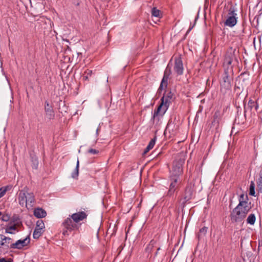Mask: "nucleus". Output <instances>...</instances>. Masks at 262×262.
Listing matches in <instances>:
<instances>
[{"label":"nucleus","instance_id":"21","mask_svg":"<svg viewBox=\"0 0 262 262\" xmlns=\"http://www.w3.org/2000/svg\"><path fill=\"white\" fill-rule=\"evenodd\" d=\"M94 75V73L92 70L86 69L83 75L82 78L84 80H89L90 78Z\"/></svg>","mask_w":262,"mask_h":262},{"label":"nucleus","instance_id":"39","mask_svg":"<svg viewBox=\"0 0 262 262\" xmlns=\"http://www.w3.org/2000/svg\"><path fill=\"white\" fill-rule=\"evenodd\" d=\"M164 90H165V89L163 88V87L162 88V89H160V86H159V87L157 90V94H156V96L158 98H159L160 96L161 95L162 91Z\"/></svg>","mask_w":262,"mask_h":262},{"label":"nucleus","instance_id":"15","mask_svg":"<svg viewBox=\"0 0 262 262\" xmlns=\"http://www.w3.org/2000/svg\"><path fill=\"white\" fill-rule=\"evenodd\" d=\"M29 188L27 187L19 191L18 200L19 205L23 207H27V196Z\"/></svg>","mask_w":262,"mask_h":262},{"label":"nucleus","instance_id":"9","mask_svg":"<svg viewBox=\"0 0 262 262\" xmlns=\"http://www.w3.org/2000/svg\"><path fill=\"white\" fill-rule=\"evenodd\" d=\"M244 73H242L236 79L235 84V91L237 94L241 95L246 86Z\"/></svg>","mask_w":262,"mask_h":262},{"label":"nucleus","instance_id":"33","mask_svg":"<svg viewBox=\"0 0 262 262\" xmlns=\"http://www.w3.org/2000/svg\"><path fill=\"white\" fill-rule=\"evenodd\" d=\"M171 71L170 68L167 66L165 70V71L164 72L163 76L169 78V75L171 74Z\"/></svg>","mask_w":262,"mask_h":262},{"label":"nucleus","instance_id":"44","mask_svg":"<svg viewBox=\"0 0 262 262\" xmlns=\"http://www.w3.org/2000/svg\"><path fill=\"white\" fill-rule=\"evenodd\" d=\"M171 125V122H170V121H169L168 124H167V127L166 128H168V127H169Z\"/></svg>","mask_w":262,"mask_h":262},{"label":"nucleus","instance_id":"3","mask_svg":"<svg viewBox=\"0 0 262 262\" xmlns=\"http://www.w3.org/2000/svg\"><path fill=\"white\" fill-rule=\"evenodd\" d=\"M244 194L240 195L238 205L233 210L231 213L232 222L243 224L244 219L246 217V201H243Z\"/></svg>","mask_w":262,"mask_h":262},{"label":"nucleus","instance_id":"16","mask_svg":"<svg viewBox=\"0 0 262 262\" xmlns=\"http://www.w3.org/2000/svg\"><path fill=\"white\" fill-rule=\"evenodd\" d=\"M174 71L178 75H182L183 74V64L181 58H178L175 59Z\"/></svg>","mask_w":262,"mask_h":262},{"label":"nucleus","instance_id":"38","mask_svg":"<svg viewBox=\"0 0 262 262\" xmlns=\"http://www.w3.org/2000/svg\"><path fill=\"white\" fill-rule=\"evenodd\" d=\"M7 191V187H2L0 188V195L2 198L3 196Z\"/></svg>","mask_w":262,"mask_h":262},{"label":"nucleus","instance_id":"43","mask_svg":"<svg viewBox=\"0 0 262 262\" xmlns=\"http://www.w3.org/2000/svg\"><path fill=\"white\" fill-rule=\"evenodd\" d=\"M18 218H15L14 217V216H13V222H16L17 223H18V222H17V220Z\"/></svg>","mask_w":262,"mask_h":262},{"label":"nucleus","instance_id":"20","mask_svg":"<svg viewBox=\"0 0 262 262\" xmlns=\"http://www.w3.org/2000/svg\"><path fill=\"white\" fill-rule=\"evenodd\" d=\"M30 157L32 168L33 169H37L38 166V158L35 155H31Z\"/></svg>","mask_w":262,"mask_h":262},{"label":"nucleus","instance_id":"27","mask_svg":"<svg viewBox=\"0 0 262 262\" xmlns=\"http://www.w3.org/2000/svg\"><path fill=\"white\" fill-rule=\"evenodd\" d=\"M168 79L169 78L163 76V78L160 84V89H162V87L165 89H167L168 85Z\"/></svg>","mask_w":262,"mask_h":262},{"label":"nucleus","instance_id":"24","mask_svg":"<svg viewBox=\"0 0 262 262\" xmlns=\"http://www.w3.org/2000/svg\"><path fill=\"white\" fill-rule=\"evenodd\" d=\"M248 107L250 109L251 111L253 108L254 109V110L257 111L258 107V105L257 104V103L254 100H252L251 99H250L248 101Z\"/></svg>","mask_w":262,"mask_h":262},{"label":"nucleus","instance_id":"51","mask_svg":"<svg viewBox=\"0 0 262 262\" xmlns=\"http://www.w3.org/2000/svg\"><path fill=\"white\" fill-rule=\"evenodd\" d=\"M98 128L97 129L96 133L98 134Z\"/></svg>","mask_w":262,"mask_h":262},{"label":"nucleus","instance_id":"40","mask_svg":"<svg viewBox=\"0 0 262 262\" xmlns=\"http://www.w3.org/2000/svg\"><path fill=\"white\" fill-rule=\"evenodd\" d=\"M13 259L11 258L6 259L5 258H0V262H12Z\"/></svg>","mask_w":262,"mask_h":262},{"label":"nucleus","instance_id":"28","mask_svg":"<svg viewBox=\"0 0 262 262\" xmlns=\"http://www.w3.org/2000/svg\"><path fill=\"white\" fill-rule=\"evenodd\" d=\"M208 228L204 227L200 229L199 232L198 234V238L200 239L202 236H205L207 232Z\"/></svg>","mask_w":262,"mask_h":262},{"label":"nucleus","instance_id":"8","mask_svg":"<svg viewBox=\"0 0 262 262\" xmlns=\"http://www.w3.org/2000/svg\"><path fill=\"white\" fill-rule=\"evenodd\" d=\"M184 160L180 159L173 162L172 173L170 176H174L180 178V176L183 173V165Z\"/></svg>","mask_w":262,"mask_h":262},{"label":"nucleus","instance_id":"4","mask_svg":"<svg viewBox=\"0 0 262 262\" xmlns=\"http://www.w3.org/2000/svg\"><path fill=\"white\" fill-rule=\"evenodd\" d=\"M12 242L13 239L11 238L0 234V254H5L8 252L9 249H11V244Z\"/></svg>","mask_w":262,"mask_h":262},{"label":"nucleus","instance_id":"14","mask_svg":"<svg viewBox=\"0 0 262 262\" xmlns=\"http://www.w3.org/2000/svg\"><path fill=\"white\" fill-rule=\"evenodd\" d=\"M193 189L191 186H187L185 188V192L182 199V205L184 207L186 203L192 198Z\"/></svg>","mask_w":262,"mask_h":262},{"label":"nucleus","instance_id":"47","mask_svg":"<svg viewBox=\"0 0 262 262\" xmlns=\"http://www.w3.org/2000/svg\"><path fill=\"white\" fill-rule=\"evenodd\" d=\"M67 50H71V49H70V48L69 47H67Z\"/></svg>","mask_w":262,"mask_h":262},{"label":"nucleus","instance_id":"25","mask_svg":"<svg viewBox=\"0 0 262 262\" xmlns=\"http://www.w3.org/2000/svg\"><path fill=\"white\" fill-rule=\"evenodd\" d=\"M223 67L224 69V73H226L228 74V75H233V66H229L223 64Z\"/></svg>","mask_w":262,"mask_h":262},{"label":"nucleus","instance_id":"49","mask_svg":"<svg viewBox=\"0 0 262 262\" xmlns=\"http://www.w3.org/2000/svg\"><path fill=\"white\" fill-rule=\"evenodd\" d=\"M250 0H248V3L247 2V6L248 5V3H250V2H249Z\"/></svg>","mask_w":262,"mask_h":262},{"label":"nucleus","instance_id":"45","mask_svg":"<svg viewBox=\"0 0 262 262\" xmlns=\"http://www.w3.org/2000/svg\"><path fill=\"white\" fill-rule=\"evenodd\" d=\"M240 100H241V98L239 97V96H238L237 97V98H236V102L238 101V102H239Z\"/></svg>","mask_w":262,"mask_h":262},{"label":"nucleus","instance_id":"30","mask_svg":"<svg viewBox=\"0 0 262 262\" xmlns=\"http://www.w3.org/2000/svg\"><path fill=\"white\" fill-rule=\"evenodd\" d=\"M256 217L254 214H250L249 215L247 219V223L253 225L255 222Z\"/></svg>","mask_w":262,"mask_h":262},{"label":"nucleus","instance_id":"1","mask_svg":"<svg viewBox=\"0 0 262 262\" xmlns=\"http://www.w3.org/2000/svg\"><path fill=\"white\" fill-rule=\"evenodd\" d=\"M87 216L88 215L84 211H79L69 215V217L65 219L62 223V226L63 227L62 234L65 236H68L72 231L78 230L81 224L77 223L86 219Z\"/></svg>","mask_w":262,"mask_h":262},{"label":"nucleus","instance_id":"53","mask_svg":"<svg viewBox=\"0 0 262 262\" xmlns=\"http://www.w3.org/2000/svg\"><path fill=\"white\" fill-rule=\"evenodd\" d=\"M249 9H250V7H251V5H250V6H249Z\"/></svg>","mask_w":262,"mask_h":262},{"label":"nucleus","instance_id":"36","mask_svg":"<svg viewBox=\"0 0 262 262\" xmlns=\"http://www.w3.org/2000/svg\"><path fill=\"white\" fill-rule=\"evenodd\" d=\"M10 216L8 214H3L1 217V219L4 222H8L9 221Z\"/></svg>","mask_w":262,"mask_h":262},{"label":"nucleus","instance_id":"22","mask_svg":"<svg viewBox=\"0 0 262 262\" xmlns=\"http://www.w3.org/2000/svg\"><path fill=\"white\" fill-rule=\"evenodd\" d=\"M79 161L78 158L77 159L76 166L74 170V171L72 173L71 177L72 178L75 179H77L79 174Z\"/></svg>","mask_w":262,"mask_h":262},{"label":"nucleus","instance_id":"52","mask_svg":"<svg viewBox=\"0 0 262 262\" xmlns=\"http://www.w3.org/2000/svg\"><path fill=\"white\" fill-rule=\"evenodd\" d=\"M244 50H245V53H246V50L245 49H244Z\"/></svg>","mask_w":262,"mask_h":262},{"label":"nucleus","instance_id":"35","mask_svg":"<svg viewBox=\"0 0 262 262\" xmlns=\"http://www.w3.org/2000/svg\"><path fill=\"white\" fill-rule=\"evenodd\" d=\"M198 18H199V13H198L197 15L195 17L194 24L192 25H190L189 28L187 31V33H188L189 32H190L193 29V28L194 27V26L195 25L196 21H197Z\"/></svg>","mask_w":262,"mask_h":262},{"label":"nucleus","instance_id":"31","mask_svg":"<svg viewBox=\"0 0 262 262\" xmlns=\"http://www.w3.org/2000/svg\"><path fill=\"white\" fill-rule=\"evenodd\" d=\"M255 184L253 181L251 182L249 188V194L252 196H255Z\"/></svg>","mask_w":262,"mask_h":262},{"label":"nucleus","instance_id":"19","mask_svg":"<svg viewBox=\"0 0 262 262\" xmlns=\"http://www.w3.org/2000/svg\"><path fill=\"white\" fill-rule=\"evenodd\" d=\"M157 140V137L155 136L153 139H152L150 142H149L147 146L145 148L143 155H145L147 153L150 149H151L156 143V141Z\"/></svg>","mask_w":262,"mask_h":262},{"label":"nucleus","instance_id":"37","mask_svg":"<svg viewBox=\"0 0 262 262\" xmlns=\"http://www.w3.org/2000/svg\"><path fill=\"white\" fill-rule=\"evenodd\" d=\"M88 152L89 154H92V155H97V154H98L99 152V151L98 150H97V149H95L91 148V149H89L88 150Z\"/></svg>","mask_w":262,"mask_h":262},{"label":"nucleus","instance_id":"26","mask_svg":"<svg viewBox=\"0 0 262 262\" xmlns=\"http://www.w3.org/2000/svg\"><path fill=\"white\" fill-rule=\"evenodd\" d=\"M157 244V242L154 239L151 240L146 248V252H150L152 251L153 248L156 246Z\"/></svg>","mask_w":262,"mask_h":262},{"label":"nucleus","instance_id":"12","mask_svg":"<svg viewBox=\"0 0 262 262\" xmlns=\"http://www.w3.org/2000/svg\"><path fill=\"white\" fill-rule=\"evenodd\" d=\"M45 112L46 120H51L55 118V112L53 106L49 104L48 101L45 102Z\"/></svg>","mask_w":262,"mask_h":262},{"label":"nucleus","instance_id":"2","mask_svg":"<svg viewBox=\"0 0 262 262\" xmlns=\"http://www.w3.org/2000/svg\"><path fill=\"white\" fill-rule=\"evenodd\" d=\"M175 99L174 94L171 91H166L165 90L164 93L160 100L161 103L157 108L155 110L150 121H152L153 123L155 120L159 121L168 110L170 104L174 101Z\"/></svg>","mask_w":262,"mask_h":262},{"label":"nucleus","instance_id":"29","mask_svg":"<svg viewBox=\"0 0 262 262\" xmlns=\"http://www.w3.org/2000/svg\"><path fill=\"white\" fill-rule=\"evenodd\" d=\"M17 228L15 224L11 226H7L5 229V233L9 234H14V233L12 230H16Z\"/></svg>","mask_w":262,"mask_h":262},{"label":"nucleus","instance_id":"34","mask_svg":"<svg viewBox=\"0 0 262 262\" xmlns=\"http://www.w3.org/2000/svg\"><path fill=\"white\" fill-rule=\"evenodd\" d=\"M257 187L260 190H262V176L261 174H260V176L257 180Z\"/></svg>","mask_w":262,"mask_h":262},{"label":"nucleus","instance_id":"23","mask_svg":"<svg viewBox=\"0 0 262 262\" xmlns=\"http://www.w3.org/2000/svg\"><path fill=\"white\" fill-rule=\"evenodd\" d=\"M35 201L34 195L32 192L27 193V206L28 204H30V206H32V204Z\"/></svg>","mask_w":262,"mask_h":262},{"label":"nucleus","instance_id":"7","mask_svg":"<svg viewBox=\"0 0 262 262\" xmlns=\"http://www.w3.org/2000/svg\"><path fill=\"white\" fill-rule=\"evenodd\" d=\"M228 11V18L225 22V24L226 26L232 27L236 24L237 17L236 16L237 14L235 13V10L234 7L232 5L230 6Z\"/></svg>","mask_w":262,"mask_h":262},{"label":"nucleus","instance_id":"11","mask_svg":"<svg viewBox=\"0 0 262 262\" xmlns=\"http://www.w3.org/2000/svg\"><path fill=\"white\" fill-rule=\"evenodd\" d=\"M232 82L233 75H228L226 73L223 74L221 81V86L222 88H224L226 90H230L231 88Z\"/></svg>","mask_w":262,"mask_h":262},{"label":"nucleus","instance_id":"5","mask_svg":"<svg viewBox=\"0 0 262 262\" xmlns=\"http://www.w3.org/2000/svg\"><path fill=\"white\" fill-rule=\"evenodd\" d=\"M235 51V49L232 48H230L227 50L225 56L223 63L224 65H225V66H234L237 63V60L234 55Z\"/></svg>","mask_w":262,"mask_h":262},{"label":"nucleus","instance_id":"17","mask_svg":"<svg viewBox=\"0 0 262 262\" xmlns=\"http://www.w3.org/2000/svg\"><path fill=\"white\" fill-rule=\"evenodd\" d=\"M222 118L221 112L219 110L216 111L213 116V120L211 122V127H215L217 128L220 124V122Z\"/></svg>","mask_w":262,"mask_h":262},{"label":"nucleus","instance_id":"13","mask_svg":"<svg viewBox=\"0 0 262 262\" xmlns=\"http://www.w3.org/2000/svg\"><path fill=\"white\" fill-rule=\"evenodd\" d=\"M30 237L28 236L23 239L17 240L15 243L11 244V249H21L23 247L27 246L30 243Z\"/></svg>","mask_w":262,"mask_h":262},{"label":"nucleus","instance_id":"18","mask_svg":"<svg viewBox=\"0 0 262 262\" xmlns=\"http://www.w3.org/2000/svg\"><path fill=\"white\" fill-rule=\"evenodd\" d=\"M34 215L38 219L45 217L47 215L46 211L41 208H37L34 210Z\"/></svg>","mask_w":262,"mask_h":262},{"label":"nucleus","instance_id":"46","mask_svg":"<svg viewBox=\"0 0 262 262\" xmlns=\"http://www.w3.org/2000/svg\"><path fill=\"white\" fill-rule=\"evenodd\" d=\"M243 241L242 240V242H241V247H242L243 246Z\"/></svg>","mask_w":262,"mask_h":262},{"label":"nucleus","instance_id":"42","mask_svg":"<svg viewBox=\"0 0 262 262\" xmlns=\"http://www.w3.org/2000/svg\"><path fill=\"white\" fill-rule=\"evenodd\" d=\"M160 247H159L157 248V251H156V252L155 253V256H157V255L159 251L160 250Z\"/></svg>","mask_w":262,"mask_h":262},{"label":"nucleus","instance_id":"10","mask_svg":"<svg viewBox=\"0 0 262 262\" xmlns=\"http://www.w3.org/2000/svg\"><path fill=\"white\" fill-rule=\"evenodd\" d=\"M45 226L42 220H39L36 222V227L33 233V237L38 239L45 231Z\"/></svg>","mask_w":262,"mask_h":262},{"label":"nucleus","instance_id":"41","mask_svg":"<svg viewBox=\"0 0 262 262\" xmlns=\"http://www.w3.org/2000/svg\"><path fill=\"white\" fill-rule=\"evenodd\" d=\"M246 96L244 97L243 100V108H244V116L246 117Z\"/></svg>","mask_w":262,"mask_h":262},{"label":"nucleus","instance_id":"6","mask_svg":"<svg viewBox=\"0 0 262 262\" xmlns=\"http://www.w3.org/2000/svg\"><path fill=\"white\" fill-rule=\"evenodd\" d=\"M169 181L170 182L169 188L167 192L166 196L171 197L173 195L179 185L181 184V180L178 177H176L174 176H170Z\"/></svg>","mask_w":262,"mask_h":262},{"label":"nucleus","instance_id":"32","mask_svg":"<svg viewBox=\"0 0 262 262\" xmlns=\"http://www.w3.org/2000/svg\"><path fill=\"white\" fill-rule=\"evenodd\" d=\"M151 14L152 16L159 17L160 14V11L157 8L154 7L151 10Z\"/></svg>","mask_w":262,"mask_h":262},{"label":"nucleus","instance_id":"50","mask_svg":"<svg viewBox=\"0 0 262 262\" xmlns=\"http://www.w3.org/2000/svg\"><path fill=\"white\" fill-rule=\"evenodd\" d=\"M244 30H245V29H244V28H243V29H242V31H243V32H244Z\"/></svg>","mask_w":262,"mask_h":262},{"label":"nucleus","instance_id":"48","mask_svg":"<svg viewBox=\"0 0 262 262\" xmlns=\"http://www.w3.org/2000/svg\"><path fill=\"white\" fill-rule=\"evenodd\" d=\"M244 65L246 64V60H244L243 61Z\"/></svg>","mask_w":262,"mask_h":262}]
</instances>
